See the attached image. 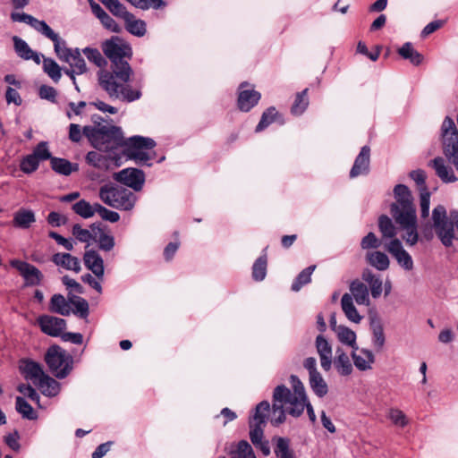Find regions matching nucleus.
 <instances>
[{
  "mask_svg": "<svg viewBox=\"0 0 458 458\" xmlns=\"http://www.w3.org/2000/svg\"><path fill=\"white\" fill-rule=\"evenodd\" d=\"M83 133L95 148L112 152L124 147V155L140 164H146L151 158L146 150L156 146L155 140L148 137L132 136L125 140L122 129L117 126H84Z\"/></svg>",
  "mask_w": 458,
  "mask_h": 458,
  "instance_id": "obj_1",
  "label": "nucleus"
},
{
  "mask_svg": "<svg viewBox=\"0 0 458 458\" xmlns=\"http://www.w3.org/2000/svg\"><path fill=\"white\" fill-rule=\"evenodd\" d=\"M133 71L129 64L111 67V71L101 70L98 73V83L110 98L133 102L141 98L140 89L129 85Z\"/></svg>",
  "mask_w": 458,
  "mask_h": 458,
  "instance_id": "obj_2",
  "label": "nucleus"
},
{
  "mask_svg": "<svg viewBox=\"0 0 458 458\" xmlns=\"http://www.w3.org/2000/svg\"><path fill=\"white\" fill-rule=\"evenodd\" d=\"M290 382L293 391L284 385L278 386L274 390L273 401L283 404L286 412L290 415L299 417L307 405L308 397L304 386L298 377L292 375Z\"/></svg>",
  "mask_w": 458,
  "mask_h": 458,
  "instance_id": "obj_3",
  "label": "nucleus"
},
{
  "mask_svg": "<svg viewBox=\"0 0 458 458\" xmlns=\"http://www.w3.org/2000/svg\"><path fill=\"white\" fill-rule=\"evenodd\" d=\"M99 199L107 206L121 210H131L137 201L130 190L114 183H106L99 189Z\"/></svg>",
  "mask_w": 458,
  "mask_h": 458,
  "instance_id": "obj_4",
  "label": "nucleus"
},
{
  "mask_svg": "<svg viewBox=\"0 0 458 458\" xmlns=\"http://www.w3.org/2000/svg\"><path fill=\"white\" fill-rule=\"evenodd\" d=\"M50 40L54 44V50L56 56L63 62L67 63L70 67L75 69L76 74H83L87 72V65L78 48H69L66 42L57 33H55Z\"/></svg>",
  "mask_w": 458,
  "mask_h": 458,
  "instance_id": "obj_5",
  "label": "nucleus"
},
{
  "mask_svg": "<svg viewBox=\"0 0 458 458\" xmlns=\"http://www.w3.org/2000/svg\"><path fill=\"white\" fill-rule=\"evenodd\" d=\"M443 153L458 170V131L454 120L446 116L441 125Z\"/></svg>",
  "mask_w": 458,
  "mask_h": 458,
  "instance_id": "obj_6",
  "label": "nucleus"
},
{
  "mask_svg": "<svg viewBox=\"0 0 458 458\" xmlns=\"http://www.w3.org/2000/svg\"><path fill=\"white\" fill-rule=\"evenodd\" d=\"M50 371L58 378H64L72 369V358L57 345L51 346L45 357Z\"/></svg>",
  "mask_w": 458,
  "mask_h": 458,
  "instance_id": "obj_7",
  "label": "nucleus"
},
{
  "mask_svg": "<svg viewBox=\"0 0 458 458\" xmlns=\"http://www.w3.org/2000/svg\"><path fill=\"white\" fill-rule=\"evenodd\" d=\"M395 202L390 206V212L393 218L410 216L416 215V208L413 198L409 188L404 184H397L394 188Z\"/></svg>",
  "mask_w": 458,
  "mask_h": 458,
  "instance_id": "obj_8",
  "label": "nucleus"
},
{
  "mask_svg": "<svg viewBox=\"0 0 458 458\" xmlns=\"http://www.w3.org/2000/svg\"><path fill=\"white\" fill-rule=\"evenodd\" d=\"M104 54L110 59L111 67H117L122 64H129L132 52L131 47L119 38L108 40L103 45Z\"/></svg>",
  "mask_w": 458,
  "mask_h": 458,
  "instance_id": "obj_9",
  "label": "nucleus"
},
{
  "mask_svg": "<svg viewBox=\"0 0 458 458\" xmlns=\"http://www.w3.org/2000/svg\"><path fill=\"white\" fill-rule=\"evenodd\" d=\"M113 178L135 191L142 189L145 182V174L143 171L137 168H125L113 174Z\"/></svg>",
  "mask_w": 458,
  "mask_h": 458,
  "instance_id": "obj_10",
  "label": "nucleus"
},
{
  "mask_svg": "<svg viewBox=\"0 0 458 458\" xmlns=\"http://www.w3.org/2000/svg\"><path fill=\"white\" fill-rule=\"evenodd\" d=\"M37 323L44 334L52 337L61 336L66 328V321L64 318L50 315L39 316Z\"/></svg>",
  "mask_w": 458,
  "mask_h": 458,
  "instance_id": "obj_11",
  "label": "nucleus"
},
{
  "mask_svg": "<svg viewBox=\"0 0 458 458\" xmlns=\"http://www.w3.org/2000/svg\"><path fill=\"white\" fill-rule=\"evenodd\" d=\"M396 224L404 232L402 238L407 245L413 246L419 241V233L417 230V215L410 216H403L394 218Z\"/></svg>",
  "mask_w": 458,
  "mask_h": 458,
  "instance_id": "obj_12",
  "label": "nucleus"
},
{
  "mask_svg": "<svg viewBox=\"0 0 458 458\" xmlns=\"http://www.w3.org/2000/svg\"><path fill=\"white\" fill-rule=\"evenodd\" d=\"M11 19L13 21L24 22L32 27L38 33L50 39L55 33L44 21H39L35 17L25 13H12Z\"/></svg>",
  "mask_w": 458,
  "mask_h": 458,
  "instance_id": "obj_13",
  "label": "nucleus"
},
{
  "mask_svg": "<svg viewBox=\"0 0 458 458\" xmlns=\"http://www.w3.org/2000/svg\"><path fill=\"white\" fill-rule=\"evenodd\" d=\"M386 249L396 259L397 263L407 271L413 268V260L411 256L403 249L399 239L391 240L386 246Z\"/></svg>",
  "mask_w": 458,
  "mask_h": 458,
  "instance_id": "obj_14",
  "label": "nucleus"
},
{
  "mask_svg": "<svg viewBox=\"0 0 458 458\" xmlns=\"http://www.w3.org/2000/svg\"><path fill=\"white\" fill-rule=\"evenodd\" d=\"M315 347L320 360V366L325 371H329L333 364V349L329 341L318 335L315 339Z\"/></svg>",
  "mask_w": 458,
  "mask_h": 458,
  "instance_id": "obj_15",
  "label": "nucleus"
},
{
  "mask_svg": "<svg viewBox=\"0 0 458 458\" xmlns=\"http://www.w3.org/2000/svg\"><path fill=\"white\" fill-rule=\"evenodd\" d=\"M10 264L21 273L26 282V284L38 285L40 284L42 274L33 265L18 259L11 260Z\"/></svg>",
  "mask_w": 458,
  "mask_h": 458,
  "instance_id": "obj_16",
  "label": "nucleus"
},
{
  "mask_svg": "<svg viewBox=\"0 0 458 458\" xmlns=\"http://www.w3.org/2000/svg\"><path fill=\"white\" fill-rule=\"evenodd\" d=\"M249 84L243 82L239 88L238 106L241 111L248 112L255 106L260 99V93L253 89H245Z\"/></svg>",
  "mask_w": 458,
  "mask_h": 458,
  "instance_id": "obj_17",
  "label": "nucleus"
},
{
  "mask_svg": "<svg viewBox=\"0 0 458 458\" xmlns=\"http://www.w3.org/2000/svg\"><path fill=\"white\" fill-rule=\"evenodd\" d=\"M428 166L432 167L437 177L445 183L455 182L458 178L454 174L453 168L448 165L442 157H437L428 162Z\"/></svg>",
  "mask_w": 458,
  "mask_h": 458,
  "instance_id": "obj_18",
  "label": "nucleus"
},
{
  "mask_svg": "<svg viewBox=\"0 0 458 458\" xmlns=\"http://www.w3.org/2000/svg\"><path fill=\"white\" fill-rule=\"evenodd\" d=\"M351 357L356 369L360 371L371 369L375 362L373 352L366 348L360 349L358 345L357 349H352Z\"/></svg>",
  "mask_w": 458,
  "mask_h": 458,
  "instance_id": "obj_19",
  "label": "nucleus"
},
{
  "mask_svg": "<svg viewBox=\"0 0 458 458\" xmlns=\"http://www.w3.org/2000/svg\"><path fill=\"white\" fill-rule=\"evenodd\" d=\"M370 148L368 146L361 148L355 158L354 164L350 171V177L355 178L360 175H366L369 172Z\"/></svg>",
  "mask_w": 458,
  "mask_h": 458,
  "instance_id": "obj_20",
  "label": "nucleus"
},
{
  "mask_svg": "<svg viewBox=\"0 0 458 458\" xmlns=\"http://www.w3.org/2000/svg\"><path fill=\"white\" fill-rule=\"evenodd\" d=\"M83 261L89 270L98 279H103L105 274L104 260L98 252L93 250L85 251Z\"/></svg>",
  "mask_w": 458,
  "mask_h": 458,
  "instance_id": "obj_21",
  "label": "nucleus"
},
{
  "mask_svg": "<svg viewBox=\"0 0 458 458\" xmlns=\"http://www.w3.org/2000/svg\"><path fill=\"white\" fill-rule=\"evenodd\" d=\"M12 39L14 51L19 57L24 60H32L37 64L41 63L42 55L32 50L24 39L18 36H13Z\"/></svg>",
  "mask_w": 458,
  "mask_h": 458,
  "instance_id": "obj_22",
  "label": "nucleus"
},
{
  "mask_svg": "<svg viewBox=\"0 0 458 458\" xmlns=\"http://www.w3.org/2000/svg\"><path fill=\"white\" fill-rule=\"evenodd\" d=\"M333 363L341 376H349L353 370L349 355L341 347L336 348Z\"/></svg>",
  "mask_w": 458,
  "mask_h": 458,
  "instance_id": "obj_23",
  "label": "nucleus"
},
{
  "mask_svg": "<svg viewBox=\"0 0 458 458\" xmlns=\"http://www.w3.org/2000/svg\"><path fill=\"white\" fill-rule=\"evenodd\" d=\"M350 292L357 304L369 306L370 299L368 287L361 282L356 280L350 284Z\"/></svg>",
  "mask_w": 458,
  "mask_h": 458,
  "instance_id": "obj_24",
  "label": "nucleus"
},
{
  "mask_svg": "<svg viewBox=\"0 0 458 458\" xmlns=\"http://www.w3.org/2000/svg\"><path fill=\"white\" fill-rule=\"evenodd\" d=\"M341 307L348 320L355 324L360 323L363 317L360 315L356 307L354 306L352 296L351 294L344 293L342 296Z\"/></svg>",
  "mask_w": 458,
  "mask_h": 458,
  "instance_id": "obj_25",
  "label": "nucleus"
},
{
  "mask_svg": "<svg viewBox=\"0 0 458 458\" xmlns=\"http://www.w3.org/2000/svg\"><path fill=\"white\" fill-rule=\"evenodd\" d=\"M51 168L57 174L69 176L72 173L79 170L77 163H72L67 159L53 157L51 158Z\"/></svg>",
  "mask_w": 458,
  "mask_h": 458,
  "instance_id": "obj_26",
  "label": "nucleus"
},
{
  "mask_svg": "<svg viewBox=\"0 0 458 458\" xmlns=\"http://www.w3.org/2000/svg\"><path fill=\"white\" fill-rule=\"evenodd\" d=\"M53 262L57 266H61L68 270H72L76 273H79L81 271L80 260L76 257H73L69 253L55 254L53 256Z\"/></svg>",
  "mask_w": 458,
  "mask_h": 458,
  "instance_id": "obj_27",
  "label": "nucleus"
},
{
  "mask_svg": "<svg viewBox=\"0 0 458 458\" xmlns=\"http://www.w3.org/2000/svg\"><path fill=\"white\" fill-rule=\"evenodd\" d=\"M366 260L371 267L379 271L386 270L390 264L387 255L378 250L367 252Z\"/></svg>",
  "mask_w": 458,
  "mask_h": 458,
  "instance_id": "obj_28",
  "label": "nucleus"
},
{
  "mask_svg": "<svg viewBox=\"0 0 458 458\" xmlns=\"http://www.w3.org/2000/svg\"><path fill=\"white\" fill-rule=\"evenodd\" d=\"M36 386L45 396L54 397L60 392V384L54 378L45 375Z\"/></svg>",
  "mask_w": 458,
  "mask_h": 458,
  "instance_id": "obj_29",
  "label": "nucleus"
},
{
  "mask_svg": "<svg viewBox=\"0 0 458 458\" xmlns=\"http://www.w3.org/2000/svg\"><path fill=\"white\" fill-rule=\"evenodd\" d=\"M337 340L344 345L352 349H357V335L356 333L346 326L338 327L335 330Z\"/></svg>",
  "mask_w": 458,
  "mask_h": 458,
  "instance_id": "obj_30",
  "label": "nucleus"
},
{
  "mask_svg": "<svg viewBox=\"0 0 458 458\" xmlns=\"http://www.w3.org/2000/svg\"><path fill=\"white\" fill-rule=\"evenodd\" d=\"M36 221L35 214L32 210L21 208L18 210L13 216V225L19 228L27 229Z\"/></svg>",
  "mask_w": 458,
  "mask_h": 458,
  "instance_id": "obj_31",
  "label": "nucleus"
},
{
  "mask_svg": "<svg viewBox=\"0 0 458 458\" xmlns=\"http://www.w3.org/2000/svg\"><path fill=\"white\" fill-rule=\"evenodd\" d=\"M22 370L27 378H30L36 385L46 374L41 366L32 360L23 361Z\"/></svg>",
  "mask_w": 458,
  "mask_h": 458,
  "instance_id": "obj_32",
  "label": "nucleus"
},
{
  "mask_svg": "<svg viewBox=\"0 0 458 458\" xmlns=\"http://www.w3.org/2000/svg\"><path fill=\"white\" fill-rule=\"evenodd\" d=\"M50 311L68 316L71 313V306L62 294H54L50 300Z\"/></svg>",
  "mask_w": 458,
  "mask_h": 458,
  "instance_id": "obj_33",
  "label": "nucleus"
},
{
  "mask_svg": "<svg viewBox=\"0 0 458 458\" xmlns=\"http://www.w3.org/2000/svg\"><path fill=\"white\" fill-rule=\"evenodd\" d=\"M231 458H256L251 445L245 440H242L230 450Z\"/></svg>",
  "mask_w": 458,
  "mask_h": 458,
  "instance_id": "obj_34",
  "label": "nucleus"
},
{
  "mask_svg": "<svg viewBox=\"0 0 458 458\" xmlns=\"http://www.w3.org/2000/svg\"><path fill=\"white\" fill-rule=\"evenodd\" d=\"M398 54L403 58L408 59L412 64L419 65L423 61V56L416 51L411 43L406 42L398 49Z\"/></svg>",
  "mask_w": 458,
  "mask_h": 458,
  "instance_id": "obj_35",
  "label": "nucleus"
},
{
  "mask_svg": "<svg viewBox=\"0 0 458 458\" xmlns=\"http://www.w3.org/2000/svg\"><path fill=\"white\" fill-rule=\"evenodd\" d=\"M378 228L382 233L383 238H390L392 240L397 234L396 227L394 226L391 218L386 215H382L378 218Z\"/></svg>",
  "mask_w": 458,
  "mask_h": 458,
  "instance_id": "obj_36",
  "label": "nucleus"
},
{
  "mask_svg": "<svg viewBox=\"0 0 458 458\" xmlns=\"http://www.w3.org/2000/svg\"><path fill=\"white\" fill-rule=\"evenodd\" d=\"M43 57V70L55 81L58 82L61 79V68L58 64L52 58Z\"/></svg>",
  "mask_w": 458,
  "mask_h": 458,
  "instance_id": "obj_37",
  "label": "nucleus"
},
{
  "mask_svg": "<svg viewBox=\"0 0 458 458\" xmlns=\"http://www.w3.org/2000/svg\"><path fill=\"white\" fill-rule=\"evenodd\" d=\"M372 344L378 350L382 349L386 343L384 328L380 321L373 320L371 322Z\"/></svg>",
  "mask_w": 458,
  "mask_h": 458,
  "instance_id": "obj_38",
  "label": "nucleus"
},
{
  "mask_svg": "<svg viewBox=\"0 0 458 458\" xmlns=\"http://www.w3.org/2000/svg\"><path fill=\"white\" fill-rule=\"evenodd\" d=\"M126 29L128 31L136 36H143L146 32V24L141 20H137L130 13L125 19Z\"/></svg>",
  "mask_w": 458,
  "mask_h": 458,
  "instance_id": "obj_39",
  "label": "nucleus"
},
{
  "mask_svg": "<svg viewBox=\"0 0 458 458\" xmlns=\"http://www.w3.org/2000/svg\"><path fill=\"white\" fill-rule=\"evenodd\" d=\"M276 441L275 454L277 458H296L293 451L290 448L289 439L277 437Z\"/></svg>",
  "mask_w": 458,
  "mask_h": 458,
  "instance_id": "obj_40",
  "label": "nucleus"
},
{
  "mask_svg": "<svg viewBox=\"0 0 458 458\" xmlns=\"http://www.w3.org/2000/svg\"><path fill=\"white\" fill-rule=\"evenodd\" d=\"M310 385L318 397H323L327 394V385L319 372L310 376Z\"/></svg>",
  "mask_w": 458,
  "mask_h": 458,
  "instance_id": "obj_41",
  "label": "nucleus"
},
{
  "mask_svg": "<svg viewBox=\"0 0 458 458\" xmlns=\"http://www.w3.org/2000/svg\"><path fill=\"white\" fill-rule=\"evenodd\" d=\"M121 164V157L112 156L111 153L106 155L102 154L95 168L102 171H109L120 166Z\"/></svg>",
  "mask_w": 458,
  "mask_h": 458,
  "instance_id": "obj_42",
  "label": "nucleus"
},
{
  "mask_svg": "<svg viewBox=\"0 0 458 458\" xmlns=\"http://www.w3.org/2000/svg\"><path fill=\"white\" fill-rule=\"evenodd\" d=\"M72 210L83 218L92 217L97 213L96 204L90 205L85 199H81L72 206Z\"/></svg>",
  "mask_w": 458,
  "mask_h": 458,
  "instance_id": "obj_43",
  "label": "nucleus"
},
{
  "mask_svg": "<svg viewBox=\"0 0 458 458\" xmlns=\"http://www.w3.org/2000/svg\"><path fill=\"white\" fill-rule=\"evenodd\" d=\"M392 424L398 428H404L409 424V419L405 413L398 408H390L386 414Z\"/></svg>",
  "mask_w": 458,
  "mask_h": 458,
  "instance_id": "obj_44",
  "label": "nucleus"
},
{
  "mask_svg": "<svg viewBox=\"0 0 458 458\" xmlns=\"http://www.w3.org/2000/svg\"><path fill=\"white\" fill-rule=\"evenodd\" d=\"M16 411L25 419L27 420H35L37 419V415L31 407V405L21 396L16 397L15 402Z\"/></svg>",
  "mask_w": 458,
  "mask_h": 458,
  "instance_id": "obj_45",
  "label": "nucleus"
},
{
  "mask_svg": "<svg viewBox=\"0 0 458 458\" xmlns=\"http://www.w3.org/2000/svg\"><path fill=\"white\" fill-rule=\"evenodd\" d=\"M315 268L316 266L313 265L303 269L293 283L292 290L294 292H298L303 285L309 284L311 280V275L314 272Z\"/></svg>",
  "mask_w": 458,
  "mask_h": 458,
  "instance_id": "obj_46",
  "label": "nucleus"
},
{
  "mask_svg": "<svg viewBox=\"0 0 458 458\" xmlns=\"http://www.w3.org/2000/svg\"><path fill=\"white\" fill-rule=\"evenodd\" d=\"M308 89H303L301 93H298L293 105L291 108V112L294 115L301 114L309 106V99L307 97Z\"/></svg>",
  "mask_w": 458,
  "mask_h": 458,
  "instance_id": "obj_47",
  "label": "nucleus"
},
{
  "mask_svg": "<svg viewBox=\"0 0 458 458\" xmlns=\"http://www.w3.org/2000/svg\"><path fill=\"white\" fill-rule=\"evenodd\" d=\"M270 412L269 403L264 401L259 403L255 410L253 417L250 420V422L266 425L267 415Z\"/></svg>",
  "mask_w": 458,
  "mask_h": 458,
  "instance_id": "obj_48",
  "label": "nucleus"
},
{
  "mask_svg": "<svg viewBox=\"0 0 458 458\" xmlns=\"http://www.w3.org/2000/svg\"><path fill=\"white\" fill-rule=\"evenodd\" d=\"M101 3L115 16L123 20L130 14L119 0H100Z\"/></svg>",
  "mask_w": 458,
  "mask_h": 458,
  "instance_id": "obj_49",
  "label": "nucleus"
},
{
  "mask_svg": "<svg viewBox=\"0 0 458 458\" xmlns=\"http://www.w3.org/2000/svg\"><path fill=\"white\" fill-rule=\"evenodd\" d=\"M278 116V112L274 106H271L265 110L261 115V119L259 124L256 127V131L259 132L266 129L269 124H271L276 118Z\"/></svg>",
  "mask_w": 458,
  "mask_h": 458,
  "instance_id": "obj_50",
  "label": "nucleus"
},
{
  "mask_svg": "<svg viewBox=\"0 0 458 458\" xmlns=\"http://www.w3.org/2000/svg\"><path fill=\"white\" fill-rule=\"evenodd\" d=\"M31 155L40 163L53 158L47 141H40L33 149Z\"/></svg>",
  "mask_w": 458,
  "mask_h": 458,
  "instance_id": "obj_51",
  "label": "nucleus"
},
{
  "mask_svg": "<svg viewBox=\"0 0 458 458\" xmlns=\"http://www.w3.org/2000/svg\"><path fill=\"white\" fill-rule=\"evenodd\" d=\"M267 275V258L259 257L252 267V276L256 281H262Z\"/></svg>",
  "mask_w": 458,
  "mask_h": 458,
  "instance_id": "obj_52",
  "label": "nucleus"
},
{
  "mask_svg": "<svg viewBox=\"0 0 458 458\" xmlns=\"http://www.w3.org/2000/svg\"><path fill=\"white\" fill-rule=\"evenodd\" d=\"M38 166L39 162L31 154L23 157L20 163L21 170L27 174L37 171Z\"/></svg>",
  "mask_w": 458,
  "mask_h": 458,
  "instance_id": "obj_53",
  "label": "nucleus"
},
{
  "mask_svg": "<svg viewBox=\"0 0 458 458\" xmlns=\"http://www.w3.org/2000/svg\"><path fill=\"white\" fill-rule=\"evenodd\" d=\"M273 407L271 411V423L273 425H279L283 423L285 420V409L284 408L283 404H280L277 402L273 401Z\"/></svg>",
  "mask_w": 458,
  "mask_h": 458,
  "instance_id": "obj_54",
  "label": "nucleus"
},
{
  "mask_svg": "<svg viewBox=\"0 0 458 458\" xmlns=\"http://www.w3.org/2000/svg\"><path fill=\"white\" fill-rule=\"evenodd\" d=\"M137 8L147 10L149 8L160 9L165 5L163 0H128Z\"/></svg>",
  "mask_w": 458,
  "mask_h": 458,
  "instance_id": "obj_55",
  "label": "nucleus"
},
{
  "mask_svg": "<svg viewBox=\"0 0 458 458\" xmlns=\"http://www.w3.org/2000/svg\"><path fill=\"white\" fill-rule=\"evenodd\" d=\"M83 53L89 61L94 63L98 67H101L106 64V60L102 56L101 53L96 48L86 47L83 49Z\"/></svg>",
  "mask_w": 458,
  "mask_h": 458,
  "instance_id": "obj_56",
  "label": "nucleus"
},
{
  "mask_svg": "<svg viewBox=\"0 0 458 458\" xmlns=\"http://www.w3.org/2000/svg\"><path fill=\"white\" fill-rule=\"evenodd\" d=\"M97 213L101 216L102 219L115 223L120 219V215L113 210L107 209L102 205L96 203Z\"/></svg>",
  "mask_w": 458,
  "mask_h": 458,
  "instance_id": "obj_57",
  "label": "nucleus"
},
{
  "mask_svg": "<svg viewBox=\"0 0 458 458\" xmlns=\"http://www.w3.org/2000/svg\"><path fill=\"white\" fill-rule=\"evenodd\" d=\"M72 235L81 242L89 243L92 239V234L88 229L82 228L80 225L76 224L72 226Z\"/></svg>",
  "mask_w": 458,
  "mask_h": 458,
  "instance_id": "obj_58",
  "label": "nucleus"
},
{
  "mask_svg": "<svg viewBox=\"0 0 458 458\" xmlns=\"http://www.w3.org/2000/svg\"><path fill=\"white\" fill-rule=\"evenodd\" d=\"M430 192L427 188L420 189V211L421 216L427 217L429 215Z\"/></svg>",
  "mask_w": 458,
  "mask_h": 458,
  "instance_id": "obj_59",
  "label": "nucleus"
},
{
  "mask_svg": "<svg viewBox=\"0 0 458 458\" xmlns=\"http://www.w3.org/2000/svg\"><path fill=\"white\" fill-rule=\"evenodd\" d=\"M265 425L250 422V437L253 445L263 440V428Z\"/></svg>",
  "mask_w": 458,
  "mask_h": 458,
  "instance_id": "obj_60",
  "label": "nucleus"
},
{
  "mask_svg": "<svg viewBox=\"0 0 458 458\" xmlns=\"http://www.w3.org/2000/svg\"><path fill=\"white\" fill-rule=\"evenodd\" d=\"M114 236L101 233L98 237V247L101 250L110 251L114 247Z\"/></svg>",
  "mask_w": 458,
  "mask_h": 458,
  "instance_id": "obj_61",
  "label": "nucleus"
},
{
  "mask_svg": "<svg viewBox=\"0 0 458 458\" xmlns=\"http://www.w3.org/2000/svg\"><path fill=\"white\" fill-rule=\"evenodd\" d=\"M38 95L40 98L46 99L47 101H50L52 103L56 102V96L57 91L55 88L47 85H42L40 86L38 89Z\"/></svg>",
  "mask_w": 458,
  "mask_h": 458,
  "instance_id": "obj_62",
  "label": "nucleus"
},
{
  "mask_svg": "<svg viewBox=\"0 0 458 458\" xmlns=\"http://www.w3.org/2000/svg\"><path fill=\"white\" fill-rule=\"evenodd\" d=\"M381 242L375 235L374 233H369L360 242V246L364 250L377 249L380 246Z\"/></svg>",
  "mask_w": 458,
  "mask_h": 458,
  "instance_id": "obj_63",
  "label": "nucleus"
},
{
  "mask_svg": "<svg viewBox=\"0 0 458 458\" xmlns=\"http://www.w3.org/2000/svg\"><path fill=\"white\" fill-rule=\"evenodd\" d=\"M73 306L75 307L74 313L79 314V316L82 318H85L89 315V303L83 298H78L74 301H72Z\"/></svg>",
  "mask_w": 458,
  "mask_h": 458,
  "instance_id": "obj_64",
  "label": "nucleus"
}]
</instances>
